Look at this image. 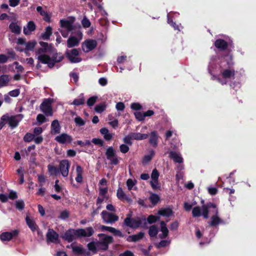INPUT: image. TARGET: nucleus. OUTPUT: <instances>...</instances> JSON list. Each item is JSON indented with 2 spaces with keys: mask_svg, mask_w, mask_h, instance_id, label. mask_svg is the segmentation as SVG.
I'll list each match as a JSON object with an SVG mask.
<instances>
[{
  "mask_svg": "<svg viewBox=\"0 0 256 256\" xmlns=\"http://www.w3.org/2000/svg\"><path fill=\"white\" fill-rule=\"evenodd\" d=\"M94 233V230L91 226L86 228V230L83 228L77 230L70 228L62 236V238L68 242H72L78 238L90 237Z\"/></svg>",
  "mask_w": 256,
  "mask_h": 256,
  "instance_id": "nucleus-1",
  "label": "nucleus"
},
{
  "mask_svg": "<svg viewBox=\"0 0 256 256\" xmlns=\"http://www.w3.org/2000/svg\"><path fill=\"white\" fill-rule=\"evenodd\" d=\"M54 50L55 52L52 50L49 53L52 55V57L48 54L40 55L38 56L37 59L42 64H48L49 68H52L56 63L60 62L64 58L61 53H58L56 48Z\"/></svg>",
  "mask_w": 256,
  "mask_h": 256,
  "instance_id": "nucleus-2",
  "label": "nucleus"
},
{
  "mask_svg": "<svg viewBox=\"0 0 256 256\" xmlns=\"http://www.w3.org/2000/svg\"><path fill=\"white\" fill-rule=\"evenodd\" d=\"M200 203L202 204V208L196 206L192 208V215L194 218H198L202 216L204 219H208L209 217V209L216 208V205L214 203L209 202L204 204V200H202Z\"/></svg>",
  "mask_w": 256,
  "mask_h": 256,
  "instance_id": "nucleus-3",
  "label": "nucleus"
},
{
  "mask_svg": "<svg viewBox=\"0 0 256 256\" xmlns=\"http://www.w3.org/2000/svg\"><path fill=\"white\" fill-rule=\"evenodd\" d=\"M124 224L127 226L132 228H137L140 227L142 224L143 226H146L147 222L145 218L141 220L140 218H138L137 219L132 218L130 216H127L124 220Z\"/></svg>",
  "mask_w": 256,
  "mask_h": 256,
  "instance_id": "nucleus-4",
  "label": "nucleus"
},
{
  "mask_svg": "<svg viewBox=\"0 0 256 256\" xmlns=\"http://www.w3.org/2000/svg\"><path fill=\"white\" fill-rule=\"evenodd\" d=\"M54 100L52 98H44L40 106V110L46 116H52L53 110L52 104Z\"/></svg>",
  "mask_w": 256,
  "mask_h": 256,
  "instance_id": "nucleus-5",
  "label": "nucleus"
},
{
  "mask_svg": "<svg viewBox=\"0 0 256 256\" xmlns=\"http://www.w3.org/2000/svg\"><path fill=\"white\" fill-rule=\"evenodd\" d=\"M39 44L41 48L36 50L35 54L36 55L38 56L40 55L46 54H49L52 50L55 52L54 48L52 44H48V42L42 41L40 42Z\"/></svg>",
  "mask_w": 256,
  "mask_h": 256,
  "instance_id": "nucleus-6",
  "label": "nucleus"
},
{
  "mask_svg": "<svg viewBox=\"0 0 256 256\" xmlns=\"http://www.w3.org/2000/svg\"><path fill=\"white\" fill-rule=\"evenodd\" d=\"M227 64L228 66L227 68H224L220 70V74L223 78L230 79L234 78L235 70L232 67L233 63L231 62H228Z\"/></svg>",
  "mask_w": 256,
  "mask_h": 256,
  "instance_id": "nucleus-7",
  "label": "nucleus"
},
{
  "mask_svg": "<svg viewBox=\"0 0 256 256\" xmlns=\"http://www.w3.org/2000/svg\"><path fill=\"white\" fill-rule=\"evenodd\" d=\"M99 237L104 236V238L98 243V246L100 249L103 250H106L108 248V244L112 243L114 238L112 236H106L103 234H98Z\"/></svg>",
  "mask_w": 256,
  "mask_h": 256,
  "instance_id": "nucleus-8",
  "label": "nucleus"
},
{
  "mask_svg": "<svg viewBox=\"0 0 256 256\" xmlns=\"http://www.w3.org/2000/svg\"><path fill=\"white\" fill-rule=\"evenodd\" d=\"M106 158L110 160L112 165H117L119 163V160L116 154V152L112 146H109L106 152Z\"/></svg>",
  "mask_w": 256,
  "mask_h": 256,
  "instance_id": "nucleus-9",
  "label": "nucleus"
},
{
  "mask_svg": "<svg viewBox=\"0 0 256 256\" xmlns=\"http://www.w3.org/2000/svg\"><path fill=\"white\" fill-rule=\"evenodd\" d=\"M22 116V114H18L16 116H9L8 114H4V116L2 118L3 120H6V122L8 123L9 126L13 129L17 127L18 125L20 122L21 119L18 120L16 118L17 117Z\"/></svg>",
  "mask_w": 256,
  "mask_h": 256,
  "instance_id": "nucleus-10",
  "label": "nucleus"
},
{
  "mask_svg": "<svg viewBox=\"0 0 256 256\" xmlns=\"http://www.w3.org/2000/svg\"><path fill=\"white\" fill-rule=\"evenodd\" d=\"M102 218L104 223L112 224L118 221V216L115 214L103 210L101 213Z\"/></svg>",
  "mask_w": 256,
  "mask_h": 256,
  "instance_id": "nucleus-11",
  "label": "nucleus"
},
{
  "mask_svg": "<svg viewBox=\"0 0 256 256\" xmlns=\"http://www.w3.org/2000/svg\"><path fill=\"white\" fill-rule=\"evenodd\" d=\"M46 242L58 244L60 242L58 239V234L52 228H49L46 234Z\"/></svg>",
  "mask_w": 256,
  "mask_h": 256,
  "instance_id": "nucleus-12",
  "label": "nucleus"
},
{
  "mask_svg": "<svg viewBox=\"0 0 256 256\" xmlns=\"http://www.w3.org/2000/svg\"><path fill=\"white\" fill-rule=\"evenodd\" d=\"M98 45L95 40H87L82 44V48L84 52H88L94 49Z\"/></svg>",
  "mask_w": 256,
  "mask_h": 256,
  "instance_id": "nucleus-13",
  "label": "nucleus"
},
{
  "mask_svg": "<svg viewBox=\"0 0 256 256\" xmlns=\"http://www.w3.org/2000/svg\"><path fill=\"white\" fill-rule=\"evenodd\" d=\"M19 234V230H14L12 232H4L0 234V239L2 241H10L12 238L16 237Z\"/></svg>",
  "mask_w": 256,
  "mask_h": 256,
  "instance_id": "nucleus-14",
  "label": "nucleus"
},
{
  "mask_svg": "<svg viewBox=\"0 0 256 256\" xmlns=\"http://www.w3.org/2000/svg\"><path fill=\"white\" fill-rule=\"evenodd\" d=\"M78 54L79 52L76 48L72 49L70 52H66V56L72 63H77L81 61V58L74 57L78 56Z\"/></svg>",
  "mask_w": 256,
  "mask_h": 256,
  "instance_id": "nucleus-15",
  "label": "nucleus"
},
{
  "mask_svg": "<svg viewBox=\"0 0 256 256\" xmlns=\"http://www.w3.org/2000/svg\"><path fill=\"white\" fill-rule=\"evenodd\" d=\"M75 20V18L72 17L70 20L62 19L60 20V26L62 28H64L68 31H72L74 28L73 24Z\"/></svg>",
  "mask_w": 256,
  "mask_h": 256,
  "instance_id": "nucleus-16",
  "label": "nucleus"
},
{
  "mask_svg": "<svg viewBox=\"0 0 256 256\" xmlns=\"http://www.w3.org/2000/svg\"><path fill=\"white\" fill-rule=\"evenodd\" d=\"M70 166V164L68 160H64L60 161V170L63 176L66 177L68 176Z\"/></svg>",
  "mask_w": 256,
  "mask_h": 256,
  "instance_id": "nucleus-17",
  "label": "nucleus"
},
{
  "mask_svg": "<svg viewBox=\"0 0 256 256\" xmlns=\"http://www.w3.org/2000/svg\"><path fill=\"white\" fill-rule=\"evenodd\" d=\"M55 140L60 144H64L65 143H71L72 138L70 136L65 133H62L57 136L55 138Z\"/></svg>",
  "mask_w": 256,
  "mask_h": 256,
  "instance_id": "nucleus-18",
  "label": "nucleus"
},
{
  "mask_svg": "<svg viewBox=\"0 0 256 256\" xmlns=\"http://www.w3.org/2000/svg\"><path fill=\"white\" fill-rule=\"evenodd\" d=\"M214 46L219 50L224 52L228 48V44L224 40L218 38L216 40Z\"/></svg>",
  "mask_w": 256,
  "mask_h": 256,
  "instance_id": "nucleus-19",
  "label": "nucleus"
},
{
  "mask_svg": "<svg viewBox=\"0 0 256 256\" xmlns=\"http://www.w3.org/2000/svg\"><path fill=\"white\" fill-rule=\"evenodd\" d=\"M215 215L212 216L211 220L209 222V226L212 227L217 226L220 224L224 223L223 220L218 216V210L216 208L214 212Z\"/></svg>",
  "mask_w": 256,
  "mask_h": 256,
  "instance_id": "nucleus-20",
  "label": "nucleus"
},
{
  "mask_svg": "<svg viewBox=\"0 0 256 256\" xmlns=\"http://www.w3.org/2000/svg\"><path fill=\"white\" fill-rule=\"evenodd\" d=\"M158 136L156 131H152L150 133L149 143L154 147L158 146Z\"/></svg>",
  "mask_w": 256,
  "mask_h": 256,
  "instance_id": "nucleus-21",
  "label": "nucleus"
},
{
  "mask_svg": "<svg viewBox=\"0 0 256 256\" xmlns=\"http://www.w3.org/2000/svg\"><path fill=\"white\" fill-rule=\"evenodd\" d=\"M80 42V40L74 36H70L67 40V46L72 48L78 46Z\"/></svg>",
  "mask_w": 256,
  "mask_h": 256,
  "instance_id": "nucleus-22",
  "label": "nucleus"
},
{
  "mask_svg": "<svg viewBox=\"0 0 256 256\" xmlns=\"http://www.w3.org/2000/svg\"><path fill=\"white\" fill-rule=\"evenodd\" d=\"M144 232H140L136 234L129 236L127 238L126 240L128 242H138L144 238Z\"/></svg>",
  "mask_w": 256,
  "mask_h": 256,
  "instance_id": "nucleus-23",
  "label": "nucleus"
},
{
  "mask_svg": "<svg viewBox=\"0 0 256 256\" xmlns=\"http://www.w3.org/2000/svg\"><path fill=\"white\" fill-rule=\"evenodd\" d=\"M60 126L58 120H53L51 124L50 130L52 134H56L60 132Z\"/></svg>",
  "mask_w": 256,
  "mask_h": 256,
  "instance_id": "nucleus-24",
  "label": "nucleus"
},
{
  "mask_svg": "<svg viewBox=\"0 0 256 256\" xmlns=\"http://www.w3.org/2000/svg\"><path fill=\"white\" fill-rule=\"evenodd\" d=\"M26 224L32 232L38 229V226H37L36 222L28 216H26Z\"/></svg>",
  "mask_w": 256,
  "mask_h": 256,
  "instance_id": "nucleus-25",
  "label": "nucleus"
},
{
  "mask_svg": "<svg viewBox=\"0 0 256 256\" xmlns=\"http://www.w3.org/2000/svg\"><path fill=\"white\" fill-rule=\"evenodd\" d=\"M160 230L162 234H159L160 238L163 239L166 238L168 234V230L166 227V223L164 221H161L160 222Z\"/></svg>",
  "mask_w": 256,
  "mask_h": 256,
  "instance_id": "nucleus-26",
  "label": "nucleus"
},
{
  "mask_svg": "<svg viewBox=\"0 0 256 256\" xmlns=\"http://www.w3.org/2000/svg\"><path fill=\"white\" fill-rule=\"evenodd\" d=\"M27 28L28 29L25 27L24 28V33L26 35H28L30 34L32 32L34 31L36 28V26L33 21H30L27 24Z\"/></svg>",
  "mask_w": 256,
  "mask_h": 256,
  "instance_id": "nucleus-27",
  "label": "nucleus"
},
{
  "mask_svg": "<svg viewBox=\"0 0 256 256\" xmlns=\"http://www.w3.org/2000/svg\"><path fill=\"white\" fill-rule=\"evenodd\" d=\"M169 157L173 160L175 162L181 163L183 160L182 157L176 152L170 151L169 153Z\"/></svg>",
  "mask_w": 256,
  "mask_h": 256,
  "instance_id": "nucleus-28",
  "label": "nucleus"
},
{
  "mask_svg": "<svg viewBox=\"0 0 256 256\" xmlns=\"http://www.w3.org/2000/svg\"><path fill=\"white\" fill-rule=\"evenodd\" d=\"M36 10L38 11V12L42 16H43V19L44 21L46 22H50V15L48 14V13L44 11L42 8L40 6H38L37 8H36Z\"/></svg>",
  "mask_w": 256,
  "mask_h": 256,
  "instance_id": "nucleus-29",
  "label": "nucleus"
},
{
  "mask_svg": "<svg viewBox=\"0 0 256 256\" xmlns=\"http://www.w3.org/2000/svg\"><path fill=\"white\" fill-rule=\"evenodd\" d=\"M130 134L132 140H142L146 139L148 138V134H140V132H132Z\"/></svg>",
  "mask_w": 256,
  "mask_h": 256,
  "instance_id": "nucleus-30",
  "label": "nucleus"
},
{
  "mask_svg": "<svg viewBox=\"0 0 256 256\" xmlns=\"http://www.w3.org/2000/svg\"><path fill=\"white\" fill-rule=\"evenodd\" d=\"M52 33V28L48 26L46 28L45 32L41 34V37L44 40H48Z\"/></svg>",
  "mask_w": 256,
  "mask_h": 256,
  "instance_id": "nucleus-31",
  "label": "nucleus"
},
{
  "mask_svg": "<svg viewBox=\"0 0 256 256\" xmlns=\"http://www.w3.org/2000/svg\"><path fill=\"white\" fill-rule=\"evenodd\" d=\"M173 213L172 210L170 208H164L159 210L158 214L162 216L170 217Z\"/></svg>",
  "mask_w": 256,
  "mask_h": 256,
  "instance_id": "nucleus-32",
  "label": "nucleus"
},
{
  "mask_svg": "<svg viewBox=\"0 0 256 256\" xmlns=\"http://www.w3.org/2000/svg\"><path fill=\"white\" fill-rule=\"evenodd\" d=\"M11 32L16 34H20L21 32V28L16 23L12 22L9 26Z\"/></svg>",
  "mask_w": 256,
  "mask_h": 256,
  "instance_id": "nucleus-33",
  "label": "nucleus"
},
{
  "mask_svg": "<svg viewBox=\"0 0 256 256\" xmlns=\"http://www.w3.org/2000/svg\"><path fill=\"white\" fill-rule=\"evenodd\" d=\"M10 81L9 76L8 74H3L0 76V88L7 85Z\"/></svg>",
  "mask_w": 256,
  "mask_h": 256,
  "instance_id": "nucleus-34",
  "label": "nucleus"
},
{
  "mask_svg": "<svg viewBox=\"0 0 256 256\" xmlns=\"http://www.w3.org/2000/svg\"><path fill=\"white\" fill-rule=\"evenodd\" d=\"M158 228L156 225L151 226L148 230V234L150 237L156 236L158 233Z\"/></svg>",
  "mask_w": 256,
  "mask_h": 256,
  "instance_id": "nucleus-35",
  "label": "nucleus"
},
{
  "mask_svg": "<svg viewBox=\"0 0 256 256\" xmlns=\"http://www.w3.org/2000/svg\"><path fill=\"white\" fill-rule=\"evenodd\" d=\"M116 196L120 200H127L126 196L121 187H119L117 190Z\"/></svg>",
  "mask_w": 256,
  "mask_h": 256,
  "instance_id": "nucleus-36",
  "label": "nucleus"
},
{
  "mask_svg": "<svg viewBox=\"0 0 256 256\" xmlns=\"http://www.w3.org/2000/svg\"><path fill=\"white\" fill-rule=\"evenodd\" d=\"M149 198L150 202L154 205L156 204L160 200V196L158 194L153 193L151 194Z\"/></svg>",
  "mask_w": 256,
  "mask_h": 256,
  "instance_id": "nucleus-37",
  "label": "nucleus"
},
{
  "mask_svg": "<svg viewBox=\"0 0 256 256\" xmlns=\"http://www.w3.org/2000/svg\"><path fill=\"white\" fill-rule=\"evenodd\" d=\"M85 103V99L84 96L80 98H76L70 104L76 106H79L84 104Z\"/></svg>",
  "mask_w": 256,
  "mask_h": 256,
  "instance_id": "nucleus-38",
  "label": "nucleus"
},
{
  "mask_svg": "<svg viewBox=\"0 0 256 256\" xmlns=\"http://www.w3.org/2000/svg\"><path fill=\"white\" fill-rule=\"evenodd\" d=\"M74 253L78 255H82L84 253V250L80 246H73L72 248Z\"/></svg>",
  "mask_w": 256,
  "mask_h": 256,
  "instance_id": "nucleus-39",
  "label": "nucleus"
},
{
  "mask_svg": "<svg viewBox=\"0 0 256 256\" xmlns=\"http://www.w3.org/2000/svg\"><path fill=\"white\" fill-rule=\"evenodd\" d=\"M106 107V105L104 102L101 103L95 106L94 110L96 112L101 113L104 110Z\"/></svg>",
  "mask_w": 256,
  "mask_h": 256,
  "instance_id": "nucleus-40",
  "label": "nucleus"
},
{
  "mask_svg": "<svg viewBox=\"0 0 256 256\" xmlns=\"http://www.w3.org/2000/svg\"><path fill=\"white\" fill-rule=\"evenodd\" d=\"M159 218H160L158 216L150 214L148 217L146 222L150 224H152L157 222Z\"/></svg>",
  "mask_w": 256,
  "mask_h": 256,
  "instance_id": "nucleus-41",
  "label": "nucleus"
},
{
  "mask_svg": "<svg viewBox=\"0 0 256 256\" xmlns=\"http://www.w3.org/2000/svg\"><path fill=\"white\" fill-rule=\"evenodd\" d=\"M70 215V212L66 210L60 212L58 218L61 220H65L69 218Z\"/></svg>",
  "mask_w": 256,
  "mask_h": 256,
  "instance_id": "nucleus-42",
  "label": "nucleus"
},
{
  "mask_svg": "<svg viewBox=\"0 0 256 256\" xmlns=\"http://www.w3.org/2000/svg\"><path fill=\"white\" fill-rule=\"evenodd\" d=\"M97 99V96H92L90 97L87 100V105L90 107L93 106L96 102Z\"/></svg>",
  "mask_w": 256,
  "mask_h": 256,
  "instance_id": "nucleus-43",
  "label": "nucleus"
},
{
  "mask_svg": "<svg viewBox=\"0 0 256 256\" xmlns=\"http://www.w3.org/2000/svg\"><path fill=\"white\" fill-rule=\"evenodd\" d=\"M36 44V41L28 42L26 44V49L28 50H32Z\"/></svg>",
  "mask_w": 256,
  "mask_h": 256,
  "instance_id": "nucleus-44",
  "label": "nucleus"
},
{
  "mask_svg": "<svg viewBox=\"0 0 256 256\" xmlns=\"http://www.w3.org/2000/svg\"><path fill=\"white\" fill-rule=\"evenodd\" d=\"M34 134H32L30 132H27L24 137V140L25 142H29L34 140Z\"/></svg>",
  "mask_w": 256,
  "mask_h": 256,
  "instance_id": "nucleus-45",
  "label": "nucleus"
},
{
  "mask_svg": "<svg viewBox=\"0 0 256 256\" xmlns=\"http://www.w3.org/2000/svg\"><path fill=\"white\" fill-rule=\"evenodd\" d=\"M24 202L22 200H18L16 202V208L20 210H24Z\"/></svg>",
  "mask_w": 256,
  "mask_h": 256,
  "instance_id": "nucleus-46",
  "label": "nucleus"
},
{
  "mask_svg": "<svg viewBox=\"0 0 256 256\" xmlns=\"http://www.w3.org/2000/svg\"><path fill=\"white\" fill-rule=\"evenodd\" d=\"M74 121L77 126H82L85 124V122L80 116L74 118Z\"/></svg>",
  "mask_w": 256,
  "mask_h": 256,
  "instance_id": "nucleus-47",
  "label": "nucleus"
},
{
  "mask_svg": "<svg viewBox=\"0 0 256 256\" xmlns=\"http://www.w3.org/2000/svg\"><path fill=\"white\" fill-rule=\"evenodd\" d=\"M134 116L136 118L138 121H142L144 120V112H134Z\"/></svg>",
  "mask_w": 256,
  "mask_h": 256,
  "instance_id": "nucleus-48",
  "label": "nucleus"
},
{
  "mask_svg": "<svg viewBox=\"0 0 256 256\" xmlns=\"http://www.w3.org/2000/svg\"><path fill=\"white\" fill-rule=\"evenodd\" d=\"M158 176H159V173H158V171L156 170V168L154 169L152 171V173L151 174L152 179L154 182H158Z\"/></svg>",
  "mask_w": 256,
  "mask_h": 256,
  "instance_id": "nucleus-49",
  "label": "nucleus"
},
{
  "mask_svg": "<svg viewBox=\"0 0 256 256\" xmlns=\"http://www.w3.org/2000/svg\"><path fill=\"white\" fill-rule=\"evenodd\" d=\"M82 24L84 28H88L90 26V20L86 18V16H84L82 20Z\"/></svg>",
  "mask_w": 256,
  "mask_h": 256,
  "instance_id": "nucleus-50",
  "label": "nucleus"
},
{
  "mask_svg": "<svg viewBox=\"0 0 256 256\" xmlns=\"http://www.w3.org/2000/svg\"><path fill=\"white\" fill-rule=\"evenodd\" d=\"M130 108L132 110H140L142 109V106L141 104L138 102H133L130 104Z\"/></svg>",
  "mask_w": 256,
  "mask_h": 256,
  "instance_id": "nucleus-51",
  "label": "nucleus"
},
{
  "mask_svg": "<svg viewBox=\"0 0 256 256\" xmlns=\"http://www.w3.org/2000/svg\"><path fill=\"white\" fill-rule=\"evenodd\" d=\"M92 142L94 143L95 145H98L100 146H102L104 144V142L102 140L98 138H92Z\"/></svg>",
  "mask_w": 256,
  "mask_h": 256,
  "instance_id": "nucleus-52",
  "label": "nucleus"
},
{
  "mask_svg": "<svg viewBox=\"0 0 256 256\" xmlns=\"http://www.w3.org/2000/svg\"><path fill=\"white\" fill-rule=\"evenodd\" d=\"M120 150L121 152L126 154L129 151L130 148L128 145L125 144H122L120 146Z\"/></svg>",
  "mask_w": 256,
  "mask_h": 256,
  "instance_id": "nucleus-53",
  "label": "nucleus"
},
{
  "mask_svg": "<svg viewBox=\"0 0 256 256\" xmlns=\"http://www.w3.org/2000/svg\"><path fill=\"white\" fill-rule=\"evenodd\" d=\"M36 120L42 124L46 122V118L42 114H38L36 116Z\"/></svg>",
  "mask_w": 256,
  "mask_h": 256,
  "instance_id": "nucleus-54",
  "label": "nucleus"
},
{
  "mask_svg": "<svg viewBox=\"0 0 256 256\" xmlns=\"http://www.w3.org/2000/svg\"><path fill=\"white\" fill-rule=\"evenodd\" d=\"M132 140V138L131 134H130V135L125 136L123 139V141L125 144H126L130 146H132V142L131 140Z\"/></svg>",
  "mask_w": 256,
  "mask_h": 256,
  "instance_id": "nucleus-55",
  "label": "nucleus"
},
{
  "mask_svg": "<svg viewBox=\"0 0 256 256\" xmlns=\"http://www.w3.org/2000/svg\"><path fill=\"white\" fill-rule=\"evenodd\" d=\"M116 108L118 111H123L125 108V105L122 102H118L116 104Z\"/></svg>",
  "mask_w": 256,
  "mask_h": 256,
  "instance_id": "nucleus-56",
  "label": "nucleus"
},
{
  "mask_svg": "<svg viewBox=\"0 0 256 256\" xmlns=\"http://www.w3.org/2000/svg\"><path fill=\"white\" fill-rule=\"evenodd\" d=\"M100 228L102 231L107 230L112 233L115 228L106 226H101Z\"/></svg>",
  "mask_w": 256,
  "mask_h": 256,
  "instance_id": "nucleus-57",
  "label": "nucleus"
},
{
  "mask_svg": "<svg viewBox=\"0 0 256 256\" xmlns=\"http://www.w3.org/2000/svg\"><path fill=\"white\" fill-rule=\"evenodd\" d=\"M150 186H151L152 188L154 190H160V186L158 184V182L151 181L150 182Z\"/></svg>",
  "mask_w": 256,
  "mask_h": 256,
  "instance_id": "nucleus-58",
  "label": "nucleus"
},
{
  "mask_svg": "<svg viewBox=\"0 0 256 256\" xmlns=\"http://www.w3.org/2000/svg\"><path fill=\"white\" fill-rule=\"evenodd\" d=\"M20 94V91L19 89H15L12 90L8 92V94L12 97H16Z\"/></svg>",
  "mask_w": 256,
  "mask_h": 256,
  "instance_id": "nucleus-59",
  "label": "nucleus"
},
{
  "mask_svg": "<svg viewBox=\"0 0 256 256\" xmlns=\"http://www.w3.org/2000/svg\"><path fill=\"white\" fill-rule=\"evenodd\" d=\"M88 247L89 250L95 252L96 251V248L95 244L94 242H90L88 244Z\"/></svg>",
  "mask_w": 256,
  "mask_h": 256,
  "instance_id": "nucleus-60",
  "label": "nucleus"
},
{
  "mask_svg": "<svg viewBox=\"0 0 256 256\" xmlns=\"http://www.w3.org/2000/svg\"><path fill=\"white\" fill-rule=\"evenodd\" d=\"M9 57L4 54H0V64H4L8 62Z\"/></svg>",
  "mask_w": 256,
  "mask_h": 256,
  "instance_id": "nucleus-61",
  "label": "nucleus"
},
{
  "mask_svg": "<svg viewBox=\"0 0 256 256\" xmlns=\"http://www.w3.org/2000/svg\"><path fill=\"white\" fill-rule=\"evenodd\" d=\"M218 190L216 188L210 187L208 188V192L212 196H214L218 193Z\"/></svg>",
  "mask_w": 256,
  "mask_h": 256,
  "instance_id": "nucleus-62",
  "label": "nucleus"
},
{
  "mask_svg": "<svg viewBox=\"0 0 256 256\" xmlns=\"http://www.w3.org/2000/svg\"><path fill=\"white\" fill-rule=\"evenodd\" d=\"M8 197L10 200H15L18 198L17 194L16 192L11 190L8 194Z\"/></svg>",
  "mask_w": 256,
  "mask_h": 256,
  "instance_id": "nucleus-63",
  "label": "nucleus"
},
{
  "mask_svg": "<svg viewBox=\"0 0 256 256\" xmlns=\"http://www.w3.org/2000/svg\"><path fill=\"white\" fill-rule=\"evenodd\" d=\"M119 256H134V254L131 251L127 250L120 254Z\"/></svg>",
  "mask_w": 256,
  "mask_h": 256,
  "instance_id": "nucleus-64",
  "label": "nucleus"
}]
</instances>
